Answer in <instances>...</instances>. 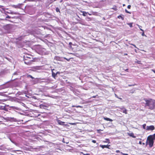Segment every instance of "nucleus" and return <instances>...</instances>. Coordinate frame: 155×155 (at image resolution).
Here are the masks:
<instances>
[{
	"label": "nucleus",
	"instance_id": "obj_1",
	"mask_svg": "<svg viewBox=\"0 0 155 155\" xmlns=\"http://www.w3.org/2000/svg\"><path fill=\"white\" fill-rule=\"evenodd\" d=\"M39 28L32 30L30 31V33L35 35H45L46 33L45 31H43L45 29L48 30L49 28L45 26H39Z\"/></svg>",
	"mask_w": 155,
	"mask_h": 155
},
{
	"label": "nucleus",
	"instance_id": "obj_2",
	"mask_svg": "<svg viewBox=\"0 0 155 155\" xmlns=\"http://www.w3.org/2000/svg\"><path fill=\"white\" fill-rule=\"evenodd\" d=\"M144 100L146 102L145 106H148L149 109L153 110L155 109V100L151 98L148 99L144 98Z\"/></svg>",
	"mask_w": 155,
	"mask_h": 155
},
{
	"label": "nucleus",
	"instance_id": "obj_3",
	"mask_svg": "<svg viewBox=\"0 0 155 155\" xmlns=\"http://www.w3.org/2000/svg\"><path fill=\"white\" fill-rule=\"evenodd\" d=\"M24 59L25 63L28 65H31L33 62H35V60L33 58Z\"/></svg>",
	"mask_w": 155,
	"mask_h": 155
},
{
	"label": "nucleus",
	"instance_id": "obj_4",
	"mask_svg": "<svg viewBox=\"0 0 155 155\" xmlns=\"http://www.w3.org/2000/svg\"><path fill=\"white\" fill-rule=\"evenodd\" d=\"M75 19L77 21V22H75V24H76L78 23H79L82 25L84 26L88 25L87 22L82 19H80L79 18H75Z\"/></svg>",
	"mask_w": 155,
	"mask_h": 155
},
{
	"label": "nucleus",
	"instance_id": "obj_5",
	"mask_svg": "<svg viewBox=\"0 0 155 155\" xmlns=\"http://www.w3.org/2000/svg\"><path fill=\"white\" fill-rule=\"evenodd\" d=\"M11 134L12 135H13L15 137L16 136V134L15 133L13 134L12 133H10V141L12 142V144H14L16 146H19V144L18 143H17L15 140H13L11 139V137H12V136L11 135Z\"/></svg>",
	"mask_w": 155,
	"mask_h": 155
},
{
	"label": "nucleus",
	"instance_id": "obj_6",
	"mask_svg": "<svg viewBox=\"0 0 155 155\" xmlns=\"http://www.w3.org/2000/svg\"><path fill=\"white\" fill-rule=\"evenodd\" d=\"M52 72V76L54 79H56V78L58 77V75L56 74V70L54 69H53L51 70Z\"/></svg>",
	"mask_w": 155,
	"mask_h": 155
},
{
	"label": "nucleus",
	"instance_id": "obj_7",
	"mask_svg": "<svg viewBox=\"0 0 155 155\" xmlns=\"http://www.w3.org/2000/svg\"><path fill=\"white\" fill-rule=\"evenodd\" d=\"M154 143V140L151 138H149V139L148 144L150 147L151 148L153 146Z\"/></svg>",
	"mask_w": 155,
	"mask_h": 155
},
{
	"label": "nucleus",
	"instance_id": "obj_8",
	"mask_svg": "<svg viewBox=\"0 0 155 155\" xmlns=\"http://www.w3.org/2000/svg\"><path fill=\"white\" fill-rule=\"evenodd\" d=\"M155 129L154 126L153 125H150V126H147L146 127V130L149 131H152Z\"/></svg>",
	"mask_w": 155,
	"mask_h": 155
},
{
	"label": "nucleus",
	"instance_id": "obj_9",
	"mask_svg": "<svg viewBox=\"0 0 155 155\" xmlns=\"http://www.w3.org/2000/svg\"><path fill=\"white\" fill-rule=\"evenodd\" d=\"M57 121L58 124L62 126H67L68 125V124H64L65 123V122L59 120L57 119Z\"/></svg>",
	"mask_w": 155,
	"mask_h": 155
},
{
	"label": "nucleus",
	"instance_id": "obj_10",
	"mask_svg": "<svg viewBox=\"0 0 155 155\" xmlns=\"http://www.w3.org/2000/svg\"><path fill=\"white\" fill-rule=\"evenodd\" d=\"M110 146V145H100V147H101L102 149H104L105 148H107L108 149H110L109 147Z\"/></svg>",
	"mask_w": 155,
	"mask_h": 155
},
{
	"label": "nucleus",
	"instance_id": "obj_11",
	"mask_svg": "<svg viewBox=\"0 0 155 155\" xmlns=\"http://www.w3.org/2000/svg\"><path fill=\"white\" fill-rule=\"evenodd\" d=\"M31 81L34 84L38 83V78H34V79H33V80Z\"/></svg>",
	"mask_w": 155,
	"mask_h": 155
},
{
	"label": "nucleus",
	"instance_id": "obj_12",
	"mask_svg": "<svg viewBox=\"0 0 155 155\" xmlns=\"http://www.w3.org/2000/svg\"><path fill=\"white\" fill-rule=\"evenodd\" d=\"M22 5V4H18L17 5H11V6L14 7L15 8H20L21 6Z\"/></svg>",
	"mask_w": 155,
	"mask_h": 155
},
{
	"label": "nucleus",
	"instance_id": "obj_13",
	"mask_svg": "<svg viewBox=\"0 0 155 155\" xmlns=\"http://www.w3.org/2000/svg\"><path fill=\"white\" fill-rule=\"evenodd\" d=\"M20 110V108H18V107L13 106H10V110Z\"/></svg>",
	"mask_w": 155,
	"mask_h": 155
},
{
	"label": "nucleus",
	"instance_id": "obj_14",
	"mask_svg": "<svg viewBox=\"0 0 155 155\" xmlns=\"http://www.w3.org/2000/svg\"><path fill=\"white\" fill-rule=\"evenodd\" d=\"M71 91H72L75 94L77 93V92H80L77 89H75V88H70Z\"/></svg>",
	"mask_w": 155,
	"mask_h": 155
},
{
	"label": "nucleus",
	"instance_id": "obj_15",
	"mask_svg": "<svg viewBox=\"0 0 155 155\" xmlns=\"http://www.w3.org/2000/svg\"><path fill=\"white\" fill-rule=\"evenodd\" d=\"M45 80L44 79H41L40 78H38V83H42L43 82L45 83Z\"/></svg>",
	"mask_w": 155,
	"mask_h": 155
},
{
	"label": "nucleus",
	"instance_id": "obj_16",
	"mask_svg": "<svg viewBox=\"0 0 155 155\" xmlns=\"http://www.w3.org/2000/svg\"><path fill=\"white\" fill-rule=\"evenodd\" d=\"M17 75H18L17 72H15L13 74V76H12V81L16 79L17 78L16 77H15L14 78H13L14 76H17Z\"/></svg>",
	"mask_w": 155,
	"mask_h": 155
},
{
	"label": "nucleus",
	"instance_id": "obj_17",
	"mask_svg": "<svg viewBox=\"0 0 155 155\" xmlns=\"http://www.w3.org/2000/svg\"><path fill=\"white\" fill-rule=\"evenodd\" d=\"M150 138L153 140H155V133L153 135H150L148 136V138Z\"/></svg>",
	"mask_w": 155,
	"mask_h": 155
},
{
	"label": "nucleus",
	"instance_id": "obj_18",
	"mask_svg": "<svg viewBox=\"0 0 155 155\" xmlns=\"http://www.w3.org/2000/svg\"><path fill=\"white\" fill-rule=\"evenodd\" d=\"M10 123L12 121H14L16 122L17 121V120H16V119L14 118H12V117H10ZM12 124H11V123H10V126H12Z\"/></svg>",
	"mask_w": 155,
	"mask_h": 155
},
{
	"label": "nucleus",
	"instance_id": "obj_19",
	"mask_svg": "<svg viewBox=\"0 0 155 155\" xmlns=\"http://www.w3.org/2000/svg\"><path fill=\"white\" fill-rule=\"evenodd\" d=\"M10 101H17L18 99L15 97H10Z\"/></svg>",
	"mask_w": 155,
	"mask_h": 155
},
{
	"label": "nucleus",
	"instance_id": "obj_20",
	"mask_svg": "<svg viewBox=\"0 0 155 155\" xmlns=\"http://www.w3.org/2000/svg\"><path fill=\"white\" fill-rule=\"evenodd\" d=\"M26 58H33L32 56L30 55H25L24 56V59Z\"/></svg>",
	"mask_w": 155,
	"mask_h": 155
},
{
	"label": "nucleus",
	"instance_id": "obj_21",
	"mask_svg": "<svg viewBox=\"0 0 155 155\" xmlns=\"http://www.w3.org/2000/svg\"><path fill=\"white\" fill-rule=\"evenodd\" d=\"M104 119L106 120L109 121L110 122H111L113 121L112 119L106 117H104Z\"/></svg>",
	"mask_w": 155,
	"mask_h": 155
},
{
	"label": "nucleus",
	"instance_id": "obj_22",
	"mask_svg": "<svg viewBox=\"0 0 155 155\" xmlns=\"http://www.w3.org/2000/svg\"><path fill=\"white\" fill-rule=\"evenodd\" d=\"M40 107L41 108L44 109H46V106H45L44 104H41L40 105Z\"/></svg>",
	"mask_w": 155,
	"mask_h": 155
},
{
	"label": "nucleus",
	"instance_id": "obj_23",
	"mask_svg": "<svg viewBox=\"0 0 155 155\" xmlns=\"http://www.w3.org/2000/svg\"><path fill=\"white\" fill-rule=\"evenodd\" d=\"M22 93H23L24 94H25V96H26L27 97H28V98H29V97H28L27 95H26V91H23V92H19V95H20L21 94H23Z\"/></svg>",
	"mask_w": 155,
	"mask_h": 155
},
{
	"label": "nucleus",
	"instance_id": "obj_24",
	"mask_svg": "<svg viewBox=\"0 0 155 155\" xmlns=\"http://www.w3.org/2000/svg\"><path fill=\"white\" fill-rule=\"evenodd\" d=\"M128 134L130 137H131L134 138H136V136L134 135V134L133 133H128Z\"/></svg>",
	"mask_w": 155,
	"mask_h": 155
},
{
	"label": "nucleus",
	"instance_id": "obj_25",
	"mask_svg": "<svg viewBox=\"0 0 155 155\" xmlns=\"http://www.w3.org/2000/svg\"><path fill=\"white\" fill-rule=\"evenodd\" d=\"M81 12L83 13L82 15L84 16H86L88 13V12H86L85 11H81Z\"/></svg>",
	"mask_w": 155,
	"mask_h": 155
},
{
	"label": "nucleus",
	"instance_id": "obj_26",
	"mask_svg": "<svg viewBox=\"0 0 155 155\" xmlns=\"http://www.w3.org/2000/svg\"><path fill=\"white\" fill-rule=\"evenodd\" d=\"M85 19L87 21H90L92 20V18L88 17H86Z\"/></svg>",
	"mask_w": 155,
	"mask_h": 155
},
{
	"label": "nucleus",
	"instance_id": "obj_27",
	"mask_svg": "<svg viewBox=\"0 0 155 155\" xmlns=\"http://www.w3.org/2000/svg\"><path fill=\"white\" fill-rule=\"evenodd\" d=\"M61 58H60V57H58V56H56L55 57V58H54V59L56 60H58V61H61Z\"/></svg>",
	"mask_w": 155,
	"mask_h": 155
},
{
	"label": "nucleus",
	"instance_id": "obj_28",
	"mask_svg": "<svg viewBox=\"0 0 155 155\" xmlns=\"http://www.w3.org/2000/svg\"><path fill=\"white\" fill-rule=\"evenodd\" d=\"M26 77L28 78H32V79H34V78L30 74H28L26 75Z\"/></svg>",
	"mask_w": 155,
	"mask_h": 155
},
{
	"label": "nucleus",
	"instance_id": "obj_29",
	"mask_svg": "<svg viewBox=\"0 0 155 155\" xmlns=\"http://www.w3.org/2000/svg\"><path fill=\"white\" fill-rule=\"evenodd\" d=\"M117 18H121V19L122 20H124V18L123 17L122 15H119L117 16Z\"/></svg>",
	"mask_w": 155,
	"mask_h": 155
},
{
	"label": "nucleus",
	"instance_id": "obj_30",
	"mask_svg": "<svg viewBox=\"0 0 155 155\" xmlns=\"http://www.w3.org/2000/svg\"><path fill=\"white\" fill-rule=\"evenodd\" d=\"M105 143H110V140L109 139H106L105 141H103Z\"/></svg>",
	"mask_w": 155,
	"mask_h": 155
},
{
	"label": "nucleus",
	"instance_id": "obj_31",
	"mask_svg": "<svg viewBox=\"0 0 155 155\" xmlns=\"http://www.w3.org/2000/svg\"><path fill=\"white\" fill-rule=\"evenodd\" d=\"M127 25H129L130 28H132L133 27V23H127Z\"/></svg>",
	"mask_w": 155,
	"mask_h": 155
},
{
	"label": "nucleus",
	"instance_id": "obj_32",
	"mask_svg": "<svg viewBox=\"0 0 155 155\" xmlns=\"http://www.w3.org/2000/svg\"><path fill=\"white\" fill-rule=\"evenodd\" d=\"M140 30L143 32L141 34L142 36H146V35H145L144 34V31L142 29H140Z\"/></svg>",
	"mask_w": 155,
	"mask_h": 155
},
{
	"label": "nucleus",
	"instance_id": "obj_33",
	"mask_svg": "<svg viewBox=\"0 0 155 155\" xmlns=\"http://www.w3.org/2000/svg\"><path fill=\"white\" fill-rule=\"evenodd\" d=\"M146 124H144L143 125V128L144 129H146Z\"/></svg>",
	"mask_w": 155,
	"mask_h": 155
},
{
	"label": "nucleus",
	"instance_id": "obj_34",
	"mask_svg": "<svg viewBox=\"0 0 155 155\" xmlns=\"http://www.w3.org/2000/svg\"><path fill=\"white\" fill-rule=\"evenodd\" d=\"M56 11L57 12H59L60 13V10L58 7L56 8Z\"/></svg>",
	"mask_w": 155,
	"mask_h": 155
},
{
	"label": "nucleus",
	"instance_id": "obj_35",
	"mask_svg": "<svg viewBox=\"0 0 155 155\" xmlns=\"http://www.w3.org/2000/svg\"><path fill=\"white\" fill-rule=\"evenodd\" d=\"M72 107H76L77 108H78V107L83 108L82 106H79V105L77 106H73Z\"/></svg>",
	"mask_w": 155,
	"mask_h": 155
},
{
	"label": "nucleus",
	"instance_id": "obj_36",
	"mask_svg": "<svg viewBox=\"0 0 155 155\" xmlns=\"http://www.w3.org/2000/svg\"><path fill=\"white\" fill-rule=\"evenodd\" d=\"M136 63L139 64H142L141 63V61H140L137 60L136 61Z\"/></svg>",
	"mask_w": 155,
	"mask_h": 155
},
{
	"label": "nucleus",
	"instance_id": "obj_37",
	"mask_svg": "<svg viewBox=\"0 0 155 155\" xmlns=\"http://www.w3.org/2000/svg\"><path fill=\"white\" fill-rule=\"evenodd\" d=\"M62 91V90H61V89H56V92H61V91Z\"/></svg>",
	"mask_w": 155,
	"mask_h": 155
},
{
	"label": "nucleus",
	"instance_id": "obj_38",
	"mask_svg": "<svg viewBox=\"0 0 155 155\" xmlns=\"http://www.w3.org/2000/svg\"><path fill=\"white\" fill-rule=\"evenodd\" d=\"M149 138H148V137L147 138V140L146 142V145H147L148 144L149 139Z\"/></svg>",
	"mask_w": 155,
	"mask_h": 155
},
{
	"label": "nucleus",
	"instance_id": "obj_39",
	"mask_svg": "<svg viewBox=\"0 0 155 155\" xmlns=\"http://www.w3.org/2000/svg\"><path fill=\"white\" fill-rule=\"evenodd\" d=\"M61 73V72H59V71L56 72V74H57V75H58V76Z\"/></svg>",
	"mask_w": 155,
	"mask_h": 155
},
{
	"label": "nucleus",
	"instance_id": "obj_40",
	"mask_svg": "<svg viewBox=\"0 0 155 155\" xmlns=\"http://www.w3.org/2000/svg\"><path fill=\"white\" fill-rule=\"evenodd\" d=\"M125 12L126 13H129V14L131 13L130 12L128 11L126 9H125Z\"/></svg>",
	"mask_w": 155,
	"mask_h": 155
},
{
	"label": "nucleus",
	"instance_id": "obj_41",
	"mask_svg": "<svg viewBox=\"0 0 155 155\" xmlns=\"http://www.w3.org/2000/svg\"><path fill=\"white\" fill-rule=\"evenodd\" d=\"M127 110L126 109H124V110L123 111V112L124 113H125V114H127Z\"/></svg>",
	"mask_w": 155,
	"mask_h": 155
},
{
	"label": "nucleus",
	"instance_id": "obj_42",
	"mask_svg": "<svg viewBox=\"0 0 155 155\" xmlns=\"http://www.w3.org/2000/svg\"><path fill=\"white\" fill-rule=\"evenodd\" d=\"M20 104H21V105H22V106H25V104H24V103H22L21 102H20Z\"/></svg>",
	"mask_w": 155,
	"mask_h": 155
},
{
	"label": "nucleus",
	"instance_id": "obj_43",
	"mask_svg": "<svg viewBox=\"0 0 155 155\" xmlns=\"http://www.w3.org/2000/svg\"><path fill=\"white\" fill-rule=\"evenodd\" d=\"M112 9H114L115 11H117V9L116 7H113Z\"/></svg>",
	"mask_w": 155,
	"mask_h": 155
},
{
	"label": "nucleus",
	"instance_id": "obj_44",
	"mask_svg": "<svg viewBox=\"0 0 155 155\" xmlns=\"http://www.w3.org/2000/svg\"><path fill=\"white\" fill-rule=\"evenodd\" d=\"M120 153L123 155H128V154H127L124 153H123L122 152H121Z\"/></svg>",
	"mask_w": 155,
	"mask_h": 155
},
{
	"label": "nucleus",
	"instance_id": "obj_45",
	"mask_svg": "<svg viewBox=\"0 0 155 155\" xmlns=\"http://www.w3.org/2000/svg\"><path fill=\"white\" fill-rule=\"evenodd\" d=\"M32 0H25L24 1V2H26L27 1H32Z\"/></svg>",
	"mask_w": 155,
	"mask_h": 155
},
{
	"label": "nucleus",
	"instance_id": "obj_46",
	"mask_svg": "<svg viewBox=\"0 0 155 155\" xmlns=\"http://www.w3.org/2000/svg\"><path fill=\"white\" fill-rule=\"evenodd\" d=\"M131 5H129L127 6V8L128 9H130L131 8Z\"/></svg>",
	"mask_w": 155,
	"mask_h": 155
},
{
	"label": "nucleus",
	"instance_id": "obj_47",
	"mask_svg": "<svg viewBox=\"0 0 155 155\" xmlns=\"http://www.w3.org/2000/svg\"><path fill=\"white\" fill-rule=\"evenodd\" d=\"M92 142L94 143H96V141L94 140H92Z\"/></svg>",
	"mask_w": 155,
	"mask_h": 155
},
{
	"label": "nucleus",
	"instance_id": "obj_48",
	"mask_svg": "<svg viewBox=\"0 0 155 155\" xmlns=\"http://www.w3.org/2000/svg\"><path fill=\"white\" fill-rule=\"evenodd\" d=\"M72 45V42H70L69 43V45Z\"/></svg>",
	"mask_w": 155,
	"mask_h": 155
},
{
	"label": "nucleus",
	"instance_id": "obj_49",
	"mask_svg": "<svg viewBox=\"0 0 155 155\" xmlns=\"http://www.w3.org/2000/svg\"><path fill=\"white\" fill-rule=\"evenodd\" d=\"M97 95L96 96H94L92 97V98H95L96 97V96H97Z\"/></svg>",
	"mask_w": 155,
	"mask_h": 155
},
{
	"label": "nucleus",
	"instance_id": "obj_50",
	"mask_svg": "<svg viewBox=\"0 0 155 155\" xmlns=\"http://www.w3.org/2000/svg\"><path fill=\"white\" fill-rule=\"evenodd\" d=\"M116 152L117 153H120V151L119 150H117L116 151Z\"/></svg>",
	"mask_w": 155,
	"mask_h": 155
},
{
	"label": "nucleus",
	"instance_id": "obj_51",
	"mask_svg": "<svg viewBox=\"0 0 155 155\" xmlns=\"http://www.w3.org/2000/svg\"><path fill=\"white\" fill-rule=\"evenodd\" d=\"M134 86V85H133V84H129L128 85V86H129V87L132 86Z\"/></svg>",
	"mask_w": 155,
	"mask_h": 155
},
{
	"label": "nucleus",
	"instance_id": "obj_52",
	"mask_svg": "<svg viewBox=\"0 0 155 155\" xmlns=\"http://www.w3.org/2000/svg\"><path fill=\"white\" fill-rule=\"evenodd\" d=\"M115 97H117V98H118V97L117 96V95L116 94H115Z\"/></svg>",
	"mask_w": 155,
	"mask_h": 155
},
{
	"label": "nucleus",
	"instance_id": "obj_53",
	"mask_svg": "<svg viewBox=\"0 0 155 155\" xmlns=\"http://www.w3.org/2000/svg\"><path fill=\"white\" fill-rule=\"evenodd\" d=\"M64 58L65 59H66V60H67L68 61H69L70 60V59H67V58Z\"/></svg>",
	"mask_w": 155,
	"mask_h": 155
},
{
	"label": "nucleus",
	"instance_id": "obj_54",
	"mask_svg": "<svg viewBox=\"0 0 155 155\" xmlns=\"http://www.w3.org/2000/svg\"><path fill=\"white\" fill-rule=\"evenodd\" d=\"M125 71L127 72H128V69H127L125 70Z\"/></svg>",
	"mask_w": 155,
	"mask_h": 155
},
{
	"label": "nucleus",
	"instance_id": "obj_55",
	"mask_svg": "<svg viewBox=\"0 0 155 155\" xmlns=\"http://www.w3.org/2000/svg\"><path fill=\"white\" fill-rule=\"evenodd\" d=\"M77 15V17H78V18H79V19H81V18L80 17H79L78 15Z\"/></svg>",
	"mask_w": 155,
	"mask_h": 155
},
{
	"label": "nucleus",
	"instance_id": "obj_56",
	"mask_svg": "<svg viewBox=\"0 0 155 155\" xmlns=\"http://www.w3.org/2000/svg\"><path fill=\"white\" fill-rule=\"evenodd\" d=\"M84 155H90L89 153L84 154Z\"/></svg>",
	"mask_w": 155,
	"mask_h": 155
},
{
	"label": "nucleus",
	"instance_id": "obj_57",
	"mask_svg": "<svg viewBox=\"0 0 155 155\" xmlns=\"http://www.w3.org/2000/svg\"><path fill=\"white\" fill-rule=\"evenodd\" d=\"M134 91L133 90H132V91H130V93L132 94L134 93V91Z\"/></svg>",
	"mask_w": 155,
	"mask_h": 155
},
{
	"label": "nucleus",
	"instance_id": "obj_58",
	"mask_svg": "<svg viewBox=\"0 0 155 155\" xmlns=\"http://www.w3.org/2000/svg\"><path fill=\"white\" fill-rule=\"evenodd\" d=\"M152 71L154 73H155V70L153 69H152Z\"/></svg>",
	"mask_w": 155,
	"mask_h": 155
},
{
	"label": "nucleus",
	"instance_id": "obj_59",
	"mask_svg": "<svg viewBox=\"0 0 155 155\" xmlns=\"http://www.w3.org/2000/svg\"><path fill=\"white\" fill-rule=\"evenodd\" d=\"M44 104V105L45 106H46V108L48 107L47 106L48 105L47 104Z\"/></svg>",
	"mask_w": 155,
	"mask_h": 155
},
{
	"label": "nucleus",
	"instance_id": "obj_60",
	"mask_svg": "<svg viewBox=\"0 0 155 155\" xmlns=\"http://www.w3.org/2000/svg\"><path fill=\"white\" fill-rule=\"evenodd\" d=\"M142 143V142H141V141H140L139 142V143L140 144H141Z\"/></svg>",
	"mask_w": 155,
	"mask_h": 155
},
{
	"label": "nucleus",
	"instance_id": "obj_61",
	"mask_svg": "<svg viewBox=\"0 0 155 155\" xmlns=\"http://www.w3.org/2000/svg\"><path fill=\"white\" fill-rule=\"evenodd\" d=\"M132 45H133V46H134L135 48H136V46H135V45H134V44H131Z\"/></svg>",
	"mask_w": 155,
	"mask_h": 155
},
{
	"label": "nucleus",
	"instance_id": "obj_62",
	"mask_svg": "<svg viewBox=\"0 0 155 155\" xmlns=\"http://www.w3.org/2000/svg\"><path fill=\"white\" fill-rule=\"evenodd\" d=\"M139 26V28H140V29H141V28H142V26H140V25H138Z\"/></svg>",
	"mask_w": 155,
	"mask_h": 155
},
{
	"label": "nucleus",
	"instance_id": "obj_63",
	"mask_svg": "<svg viewBox=\"0 0 155 155\" xmlns=\"http://www.w3.org/2000/svg\"><path fill=\"white\" fill-rule=\"evenodd\" d=\"M127 55V53H124V55Z\"/></svg>",
	"mask_w": 155,
	"mask_h": 155
},
{
	"label": "nucleus",
	"instance_id": "obj_64",
	"mask_svg": "<svg viewBox=\"0 0 155 155\" xmlns=\"http://www.w3.org/2000/svg\"><path fill=\"white\" fill-rule=\"evenodd\" d=\"M117 98L119 99H120V100H122V98L119 97H118V98Z\"/></svg>",
	"mask_w": 155,
	"mask_h": 155
}]
</instances>
